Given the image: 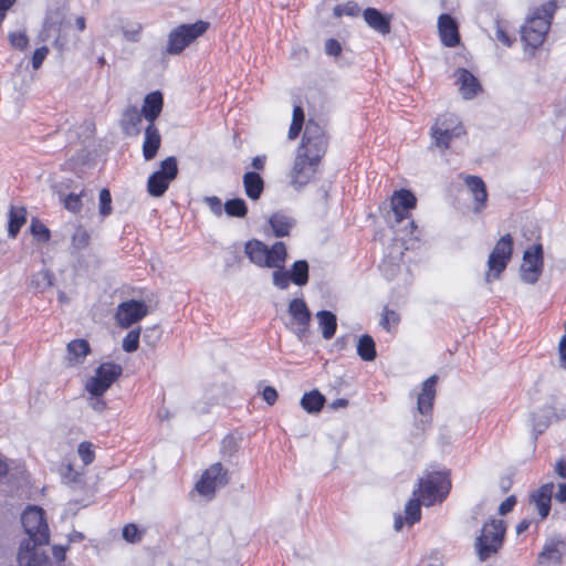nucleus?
<instances>
[{
	"mask_svg": "<svg viewBox=\"0 0 566 566\" xmlns=\"http://www.w3.org/2000/svg\"><path fill=\"white\" fill-rule=\"evenodd\" d=\"M495 36L505 46H511L512 45L511 38L509 36V34L501 27H497V29L495 31Z\"/></svg>",
	"mask_w": 566,
	"mask_h": 566,
	"instance_id": "nucleus-59",
	"label": "nucleus"
},
{
	"mask_svg": "<svg viewBox=\"0 0 566 566\" xmlns=\"http://www.w3.org/2000/svg\"><path fill=\"white\" fill-rule=\"evenodd\" d=\"M432 127H438L442 129L444 133H450L453 135H464L465 129L454 114H443L439 116Z\"/></svg>",
	"mask_w": 566,
	"mask_h": 566,
	"instance_id": "nucleus-33",
	"label": "nucleus"
},
{
	"mask_svg": "<svg viewBox=\"0 0 566 566\" xmlns=\"http://www.w3.org/2000/svg\"><path fill=\"white\" fill-rule=\"evenodd\" d=\"M555 472L558 476L566 479V461L564 459L556 462Z\"/></svg>",
	"mask_w": 566,
	"mask_h": 566,
	"instance_id": "nucleus-64",
	"label": "nucleus"
},
{
	"mask_svg": "<svg viewBox=\"0 0 566 566\" xmlns=\"http://www.w3.org/2000/svg\"><path fill=\"white\" fill-rule=\"evenodd\" d=\"M287 311L298 326V337L301 338L308 329L311 312L303 298H293Z\"/></svg>",
	"mask_w": 566,
	"mask_h": 566,
	"instance_id": "nucleus-21",
	"label": "nucleus"
},
{
	"mask_svg": "<svg viewBox=\"0 0 566 566\" xmlns=\"http://www.w3.org/2000/svg\"><path fill=\"white\" fill-rule=\"evenodd\" d=\"M553 491L554 483L548 482L543 484L531 495V500L535 504L542 518H545L549 514Z\"/></svg>",
	"mask_w": 566,
	"mask_h": 566,
	"instance_id": "nucleus-25",
	"label": "nucleus"
},
{
	"mask_svg": "<svg viewBox=\"0 0 566 566\" xmlns=\"http://www.w3.org/2000/svg\"><path fill=\"white\" fill-rule=\"evenodd\" d=\"M244 253L251 263L269 269H282L287 258L286 247L282 241L268 248L262 241L252 239L244 244Z\"/></svg>",
	"mask_w": 566,
	"mask_h": 566,
	"instance_id": "nucleus-2",
	"label": "nucleus"
},
{
	"mask_svg": "<svg viewBox=\"0 0 566 566\" xmlns=\"http://www.w3.org/2000/svg\"><path fill=\"white\" fill-rule=\"evenodd\" d=\"M210 23L199 20L190 24H180L168 33L166 53L170 55L180 54L188 45L201 36Z\"/></svg>",
	"mask_w": 566,
	"mask_h": 566,
	"instance_id": "nucleus-7",
	"label": "nucleus"
},
{
	"mask_svg": "<svg viewBox=\"0 0 566 566\" xmlns=\"http://www.w3.org/2000/svg\"><path fill=\"white\" fill-rule=\"evenodd\" d=\"M139 336H140V328L133 329L128 332V334L123 339V349L126 353H134L138 349L139 346Z\"/></svg>",
	"mask_w": 566,
	"mask_h": 566,
	"instance_id": "nucleus-43",
	"label": "nucleus"
},
{
	"mask_svg": "<svg viewBox=\"0 0 566 566\" xmlns=\"http://www.w3.org/2000/svg\"><path fill=\"white\" fill-rule=\"evenodd\" d=\"M421 504L419 496L410 499L405 507V516L398 514L395 516L394 528L399 532L405 524L412 526L421 520Z\"/></svg>",
	"mask_w": 566,
	"mask_h": 566,
	"instance_id": "nucleus-20",
	"label": "nucleus"
},
{
	"mask_svg": "<svg viewBox=\"0 0 566 566\" xmlns=\"http://www.w3.org/2000/svg\"><path fill=\"white\" fill-rule=\"evenodd\" d=\"M310 265L306 260L295 261L290 270L276 269L272 273V282L279 290H286L290 282L297 286H304L308 282Z\"/></svg>",
	"mask_w": 566,
	"mask_h": 566,
	"instance_id": "nucleus-11",
	"label": "nucleus"
},
{
	"mask_svg": "<svg viewBox=\"0 0 566 566\" xmlns=\"http://www.w3.org/2000/svg\"><path fill=\"white\" fill-rule=\"evenodd\" d=\"M363 18L367 25L379 34L386 35L391 30V17L384 14L375 8H367L363 12Z\"/></svg>",
	"mask_w": 566,
	"mask_h": 566,
	"instance_id": "nucleus-22",
	"label": "nucleus"
},
{
	"mask_svg": "<svg viewBox=\"0 0 566 566\" xmlns=\"http://www.w3.org/2000/svg\"><path fill=\"white\" fill-rule=\"evenodd\" d=\"M555 500L560 502V503H565L566 502V483H559L558 484V490L557 492L555 493Z\"/></svg>",
	"mask_w": 566,
	"mask_h": 566,
	"instance_id": "nucleus-62",
	"label": "nucleus"
},
{
	"mask_svg": "<svg viewBox=\"0 0 566 566\" xmlns=\"http://www.w3.org/2000/svg\"><path fill=\"white\" fill-rule=\"evenodd\" d=\"M319 327L322 329V336L324 339H331L334 337L337 328L336 315L329 311H319L316 314Z\"/></svg>",
	"mask_w": 566,
	"mask_h": 566,
	"instance_id": "nucleus-35",
	"label": "nucleus"
},
{
	"mask_svg": "<svg viewBox=\"0 0 566 566\" xmlns=\"http://www.w3.org/2000/svg\"><path fill=\"white\" fill-rule=\"evenodd\" d=\"M543 271V249L535 244L525 250L521 266V279L523 282L534 284L538 281Z\"/></svg>",
	"mask_w": 566,
	"mask_h": 566,
	"instance_id": "nucleus-13",
	"label": "nucleus"
},
{
	"mask_svg": "<svg viewBox=\"0 0 566 566\" xmlns=\"http://www.w3.org/2000/svg\"><path fill=\"white\" fill-rule=\"evenodd\" d=\"M148 314V306L143 301L128 300L117 306L115 319L123 328H128Z\"/></svg>",
	"mask_w": 566,
	"mask_h": 566,
	"instance_id": "nucleus-14",
	"label": "nucleus"
},
{
	"mask_svg": "<svg viewBox=\"0 0 566 566\" xmlns=\"http://www.w3.org/2000/svg\"><path fill=\"white\" fill-rule=\"evenodd\" d=\"M161 144V137L155 124H148L145 128V138L143 143V156L146 160H151L157 155Z\"/></svg>",
	"mask_w": 566,
	"mask_h": 566,
	"instance_id": "nucleus-27",
	"label": "nucleus"
},
{
	"mask_svg": "<svg viewBox=\"0 0 566 566\" xmlns=\"http://www.w3.org/2000/svg\"><path fill=\"white\" fill-rule=\"evenodd\" d=\"M328 147V137L325 129L314 119L305 124L301 145L297 154L306 155L314 161H321Z\"/></svg>",
	"mask_w": 566,
	"mask_h": 566,
	"instance_id": "nucleus-5",
	"label": "nucleus"
},
{
	"mask_svg": "<svg viewBox=\"0 0 566 566\" xmlns=\"http://www.w3.org/2000/svg\"><path fill=\"white\" fill-rule=\"evenodd\" d=\"M565 543L560 539H551L538 555V565L544 566L546 562H553L558 565L562 560Z\"/></svg>",
	"mask_w": 566,
	"mask_h": 566,
	"instance_id": "nucleus-29",
	"label": "nucleus"
},
{
	"mask_svg": "<svg viewBox=\"0 0 566 566\" xmlns=\"http://www.w3.org/2000/svg\"><path fill=\"white\" fill-rule=\"evenodd\" d=\"M438 29L443 45L454 48L460 43L458 24L450 14L443 13L439 17Z\"/></svg>",
	"mask_w": 566,
	"mask_h": 566,
	"instance_id": "nucleus-19",
	"label": "nucleus"
},
{
	"mask_svg": "<svg viewBox=\"0 0 566 566\" xmlns=\"http://www.w3.org/2000/svg\"><path fill=\"white\" fill-rule=\"evenodd\" d=\"M243 187L251 200H258L264 190V180L258 172L248 171L243 175Z\"/></svg>",
	"mask_w": 566,
	"mask_h": 566,
	"instance_id": "nucleus-30",
	"label": "nucleus"
},
{
	"mask_svg": "<svg viewBox=\"0 0 566 566\" xmlns=\"http://www.w3.org/2000/svg\"><path fill=\"white\" fill-rule=\"evenodd\" d=\"M513 252V240L510 234H505L499 239L489 255L488 268L489 271L485 274V281L491 282L492 280L499 279L501 273L506 269L507 263L511 260Z\"/></svg>",
	"mask_w": 566,
	"mask_h": 566,
	"instance_id": "nucleus-9",
	"label": "nucleus"
},
{
	"mask_svg": "<svg viewBox=\"0 0 566 566\" xmlns=\"http://www.w3.org/2000/svg\"><path fill=\"white\" fill-rule=\"evenodd\" d=\"M557 10L555 0L536 8L521 28V38L527 48L538 49L545 41Z\"/></svg>",
	"mask_w": 566,
	"mask_h": 566,
	"instance_id": "nucleus-1",
	"label": "nucleus"
},
{
	"mask_svg": "<svg viewBox=\"0 0 566 566\" xmlns=\"http://www.w3.org/2000/svg\"><path fill=\"white\" fill-rule=\"evenodd\" d=\"M203 201L207 203V206L210 208L211 212L214 216H217V217L222 216V212L224 210H223V206H222L220 198H218L217 196H210V197H205Z\"/></svg>",
	"mask_w": 566,
	"mask_h": 566,
	"instance_id": "nucleus-50",
	"label": "nucleus"
},
{
	"mask_svg": "<svg viewBox=\"0 0 566 566\" xmlns=\"http://www.w3.org/2000/svg\"><path fill=\"white\" fill-rule=\"evenodd\" d=\"M516 504V497L514 495H511L506 497L499 506V513L501 515H505L506 513L511 512Z\"/></svg>",
	"mask_w": 566,
	"mask_h": 566,
	"instance_id": "nucleus-55",
	"label": "nucleus"
},
{
	"mask_svg": "<svg viewBox=\"0 0 566 566\" xmlns=\"http://www.w3.org/2000/svg\"><path fill=\"white\" fill-rule=\"evenodd\" d=\"M143 114L136 106H128L120 119V127L126 136H137L140 133V123Z\"/></svg>",
	"mask_w": 566,
	"mask_h": 566,
	"instance_id": "nucleus-28",
	"label": "nucleus"
},
{
	"mask_svg": "<svg viewBox=\"0 0 566 566\" xmlns=\"http://www.w3.org/2000/svg\"><path fill=\"white\" fill-rule=\"evenodd\" d=\"M10 44L19 50H24L29 44L25 32H11L8 35Z\"/></svg>",
	"mask_w": 566,
	"mask_h": 566,
	"instance_id": "nucleus-47",
	"label": "nucleus"
},
{
	"mask_svg": "<svg viewBox=\"0 0 566 566\" xmlns=\"http://www.w3.org/2000/svg\"><path fill=\"white\" fill-rule=\"evenodd\" d=\"M30 231L38 242L46 243L50 241V229L38 219H32Z\"/></svg>",
	"mask_w": 566,
	"mask_h": 566,
	"instance_id": "nucleus-41",
	"label": "nucleus"
},
{
	"mask_svg": "<svg viewBox=\"0 0 566 566\" xmlns=\"http://www.w3.org/2000/svg\"><path fill=\"white\" fill-rule=\"evenodd\" d=\"M112 212V196L108 189L103 188L99 191V214L107 217Z\"/></svg>",
	"mask_w": 566,
	"mask_h": 566,
	"instance_id": "nucleus-45",
	"label": "nucleus"
},
{
	"mask_svg": "<svg viewBox=\"0 0 566 566\" xmlns=\"http://www.w3.org/2000/svg\"><path fill=\"white\" fill-rule=\"evenodd\" d=\"M163 106L164 96L159 91H155L145 96L140 113L149 124H155V120L163 111Z\"/></svg>",
	"mask_w": 566,
	"mask_h": 566,
	"instance_id": "nucleus-23",
	"label": "nucleus"
},
{
	"mask_svg": "<svg viewBox=\"0 0 566 566\" xmlns=\"http://www.w3.org/2000/svg\"><path fill=\"white\" fill-rule=\"evenodd\" d=\"M77 453L84 465L91 464L95 459V452L91 442L84 441L78 444Z\"/></svg>",
	"mask_w": 566,
	"mask_h": 566,
	"instance_id": "nucleus-44",
	"label": "nucleus"
},
{
	"mask_svg": "<svg viewBox=\"0 0 566 566\" xmlns=\"http://www.w3.org/2000/svg\"><path fill=\"white\" fill-rule=\"evenodd\" d=\"M430 135L432 138V145L440 148L441 150H446L449 148L450 143L454 138H459L461 135H453L448 133H444L442 129L438 127H431Z\"/></svg>",
	"mask_w": 566,
	"mask_h": 566,
	"instance_id": "nucleus-39",
	"label": "nucleus"
},
{
	"mask_svg": "<svg viewBox=\"0 0 566 566\" xmlns=\"http://www.w3.org/2000/svg\"><path fill=\"white\" fill-rule=\"evenodd\" d=\"M140 31H142L140 25H137V28L132 29V30L126 29V30H124V36L127 41L137 42L139 40Z\"/></svg>",
	"mask_w": 566,
	"mask_h": 566,
	"instance_id": "nucleus-58",
	"label": "nucleus"
},
{
	"mask_svg": "<svg viewBox=\"0 0 566 566\" xmlns=\"http://www.w3.org/2000/svg\"><path fill=\"white\" fill-rule=\"evenodd\" d=\"M67 549V546L62 545H55L53 546V556L57 562H62L65 559V552Z\"/></svg>",
	"mask_w": 566,
	"mask_h": 566,
	"instance_id": "nucleus-61",
	"label": "nucleus"
},
{
	"mask_svg": "<svg viewBox=\"0 0 566 566\" xmlns=\"http://www.w3.org/2000/svg\"><path fill=\"white\" fill-rule=\"evenodd\" d=\"M27 222V210L24 207L11 206L9 211L8 234L15 238L22 226Z\"/></svg>",
	"mask_w": 566,
	"mask_h": 566,
	"instance_id": "nucleus-34",
	"label": "nucleus"
},
{
	"mask_svg": "<svg viewBox=\"0 0 566 566\" xmlns=\"http://www.w3.org/2000/svg\"><path fill=\"white\" fill-rule=\"evenodd\" d=\"M91 237L83 227H77L72 234V248L74 252L85 249L90 244Z\"/></svg>",
	"mask_w": 566,
	"mask_h": 566,
	"instance_id": "nucleus-42",
	"label": "nucleus"
},
{
	"mask_svg": "<svg viewBox=\"0 0 566 566\" xmlns=\"http://www.w3.org/2000/svg\"><path fill=\"white\" fill-rule=\"evenodd\" d=\"M91 353V346L86 339L77 338L71 340L66 345L65 359L69 366H76L82 364L86 356Z\"/></svg>",
	"mask_w": 566,
	"mask_h": 566,
	"instance_id": "nucleus-24",
	"label": "nucleus"
},
{
	"mask_svg": "<svg viewBox=\"0 0 566 566\" xmlns=\"http://www.w3.org/2000/svg\"><path fill=\"white\" fill-rule=\"evenodd\" d=\"M262 397L269 405L272 406L277 399V391L274 387L268 386L263 389Z\"/></svg>",
	"mask_w": 566,
	"mask_h": 566,
	"instance_id": "nucleus-56",
	"label": "nucleus"
},
{
	"mask_svg": "<svg viewBox=\"0 0 566 566\" xmlns=\"http://www.w3.org/2000/svg\"><path fill=\"white\" fill-rule=\"evenodd\" d=\"M450 488L451 483L447 472L427 471L424 476L419 479L412 495L419 496L424 505L430 506L437 502H442Z\"/></svg>",
	"mask_w": 566,
	"mask_h": 566,
	"instance_id": "nucleus-3",
	"label": "nucleus"
},
{
	"mask_svg": "<svg viewBox=\"0 0 566 566\" xmlns=\"http://www.w3.org/2000/svg\"><path fill=\"white\" fill-rule=\"evenodd\" d=\"M434 397L428 396L427 394H419L418 396V410L424 415L432 408Z\"/></svg>",
	"mask_w": 566,
	"mask_h": 566,
	"instance_id": "nucleus-51",
	"label": "nucleus"
},
{
	"mask_svg": "<svg viewBox=\"0 0 566 566\" xmlns=\"http://www.w3.org/2000/svg\"><path fill=\"white\" fill-rule=\"evenodd\" d=\"M178 175L177 159L174 156L167 157L160 163V169L153 172L147 182L148 192L153 197H161L170 181H172Z\"/></svg>",
	"mask_w": 566,
	"mask_h": 566,
	"instance_id": "nucleus-10",
	"label": "nucleus"
},
{
	"mask_svg": "<svg viewBox=\"0 0 566 566\" xmlns=\"http://www.w3.org/2000/svg\"><path fill=\"white\" fill-rule=\"evenodd\" d=\"M64 25V13L61 9L50 10L45 17L42 35L45 39L53 38L55 43L63 45L62 30Z\"/></svg>",
	"mask_w": 566,
	"mask_h": 566,
	"instance_id": "nucleus-17",
	"label": "nucleus"
},
{
	"mask_svg": "<svg viewBox=\"0 0 566 566\" xmlns=\"http://www.w3.org/2000/svg\"><path fill=\"white\" fill-rule=\"evenodd\" d=\"M325 52L328 55L337 56L342 52V45L337 40L328 39L325 42Z\"/></svg>",
	"mask_w": 566,
	"mask_h": 566,
	"instance_id": "nucleus-54",
	"label": "nucleus"
},
{
	"mask_svg": "<svg viewBox=\"0 0 566 566\" xmlns=\"http://www.w3.org/2000/svg\"><path fill=\"white\" fill-rule=\"evenodd\" d=\"M357 354L365 361H371L376 358V345L370 335L365 334L359 337L357 343Z\"/></svg>",
	"mask_w": 566,
	"mask_h": 566,
	"instance_id": "nucleus-37",
	"label": "nucleus"
},
{
	"mask_svg": "<svg viewBox=\"0 0 566 566\" xmlns=\"http://www.w3.org/2000/svg\"><path fill=\"white\" fill-rule=\"evenodd\" d=\"M123 538L129 543H136L142 539V535L135 524H127L123 528Z\"/></svg>",
	"mask_w": 566,
	"mask_h": 566,
	"instance_id": "nucleus-48",
	"label": "nucleus"
},
{
	"mask_svg": "<svg viewBox=\"0 0 566 566\" xmlns=\"http://www.w3.org/2000/svg\"><path fill=\"white\" fill-rule=\"evenodd\" d=\"M458 82L460 83V93L463 98L471 99L482 91L479 80L468 70H458Z\"/></svg>",
	"mask_w": 566,
	"mask_h": 566,
	"instance_id": "nucleus-26",
	"label": "nucleus"
},
{
	"mask_svg": "<svg viewBox=\"0 0 566 566\" xmlns=\"http://www.w3.org/2000/svg\"><path fill=\"white\" fill-rule=\"evenodd\" d=\"M345 15L357 17L360 12V7L356 2H347L344 4Z\"/></svg>",
	"mask_w": 566,
	"mask_h": 566,
	"instance_id": "nucleus-57",
	"label": "nucleus"
},
{
	"mask_svg": "<svg viewBox=\"0 0 566 566\" xmlns=\"http://www.w3.org/2000/svg\"><path fill=\"white\" fill-rule=\"evenodd\" d=\"M40 546H30V542H22L18 553L20 566H51L48 555L40 551Z\"/></svg>",
	"mask_w": 566,
	"mask_h": 566,
	"instance_id": "nucleus-16",
	"label": "nucleus"
},
{
	"mask_svg": "<svg viewBox=\"0 0 566 566\" xmlns=\"http://www.w3.org/2000/svg\"><path fill=\"white\" fill-rule=\"evenodd\" d=\"M44 514L39 506H28L21 515V523L28 535L23 542H30V546H42L49 543L50 531Z\"/></svg>",
	"mask_w": 566,
	"mask_h": 566,
	"instance_id": "nucleus-6",
	"label": "nucleus"
},
{
	"mask_svg": "<svg viewBox=\"0 0 566 566\" xmlns=\"http://www.w3.org/2000/svg\"><path fill=\"white\" fill-rule=\"evenodd\" d=\"M417 199L415 195L407 189H400L394 192L391 199L392 211L397 222L408 218V211L416 207Z\"/></svg>",
	"mask_w": 566,
	"mask_h": 566,
	"instance_id": "nucleus-18",
	"label": "nucleus"
},
{
	"mask_svg": "<svg viewBox=\"0 0 566 566\" xmlns=\"http://www.w3.org/2000/svg\"><path fill=\"white\" fill-rule=\"evenodd\" d=\"M302 127H303L302 124H298L295 120H292L289 133H287V137L290 139H295L300 135Z\"/></svg>",
	"mask_w": 566,
	"mask_h": 566,
	"instance_id": "nucleus-60",
	"label": "nucleus"
},
{
	"mask_svg": "<svg viewBox=\"0 0 566 566\" xmlns=\"http://www.w3.org/2000/svg\"><path fill=\"white\" fill-rule=\"evenodd\" d=\"M438 381V377L436 375L430 376L423 384L422 390L420 394H427L428 396H436V385Z\"/></svg>",
	"mask_w": 566,
	"mask_h": 566,
	"instance_id": "nucleus-53",
	"label": "nucleus"
},
{
	"mask_svg": "<svg viewBox=\"0 0 566 566\" xmlns=\"http://www.w3.org/2000/svg\"><path fill=\"white\" fill-rule=\"evenodd\" d=\"M398 323L399 315L395 311L388 310L386 307L380 319L381 327L389 332L391 325L396 326Z\"/></svg>",
	"mask_w": 566,
	"mask_h": 566,
	"instance_id": "nucleus-46",
	"label": "nucleus"
},
{
	"mask_svg": "<svg viewBox=\"0 0 566 566\" xmlns=\"http://www.w3.org/2000/svg\"><path fill=\"white\" fill-rule=\"evenodd\" d=\"M269 223L277 238L289 235L291 229L294 227L295 221L293 218L287 217L282 212H275L270 217Z\"/></svg>",
	"mask_w": 566,
	"mask_h": 566,
	"instance_id": "nucleus-32",
	"label": "nucleus"
},
{
	"mask_svg": "<svg viewBox=\"0 0 566 566\" xmlns=\"http://www.w3.org/2000/svg\"><path fill=\"white\" fill-rule=\"evenodd\" d=\"M49 53L48 46H41L36 49L32 55V67L38 70L41 67L43 61L45 60Z\"/></svg>",
	"mask_w": 566,
	"mask_h": 566,
	"instance_id": "nucleus-52",
	"label": "nucleus"
},
{
	"mask_svg": "<svg viewBox=\"0 0 566 566\" xmlns=\"http://www.w3.org/2000/svg\"><path fill=\"white\" fill-rule=\"evenodd\" d=\"M64 207L72 212L80 211L82 208L81 196L73 192L67 195L64 199Z\"/></svg>",
	"mask_w": 566,
	"mask_h": 566,
	"instance_id": "nucleus-49",
	"label": "nucleus"
},
{
	"mask_svg": "<svg viewBox=\"0 0 566 566\" xmlns=\"http://www.w3.org/2000/svg\"><path fill=\"white\" fill-rule=\"evenodd\" d=\"M228 483V471L223 469L220 462H217L205 471L201 480L196 484V489L201 495L211 496L217 489L223 488Z\"/></svg>",
	"mask_w": 566,
	"mask_h": 566,
	"instance_id": "nucleus-12",
	"label": "nucleus"
},
{
	"mask_svg": "<svg viewBox=\"0 0 566 566\" xmlns=\"http://www.w3.org/2000/svg\"><path fill=\"white\" fill-rule=\"evenodd\" d=\"M505 524L502 520L492 518L485 523L476 537L474 548L481 562L496 554L503 545Z\"/></svg>",
	"mask_w": 566,
	"mask_h": 566,
	"instance_id": "nucleus-4",
	"label": "nucleus"
},
{
	"mask_svg": "<svg viewBox=\"0 0 566 566\" xmlns=\"http://www.w3.org/2000/svg\"><path fill=\"white\" fill-rule=\"evenodd\" d=\"M321 161H314L306 155L297 154L292 169V185L298 189L314 177Z\"/></svg>",
	"mask_w": 566,
	"mask_h": 566,
	"instance_id": "nucleus-15",
	"label": "nucleus"
},
{
	"mask_svg": "<svg viewBox=\"0 0 566 566\" xmlns=\"http://www.w3.org/2000/svg\"><path fill=\"white\" fill-rule=\"evenodd\" d=\"M223 210L229 217L243 218L248 213V206L241 198L227 200Z\"/></svg>",
	"mask_w": 566,
	"mask_h": 566,
	"instance_id": "nucleus-40",
	"label": "nucleus"
},
{
	"mask_svg": "<svg viewBox=\"0 0 566 566\" xmlns=\"http://www.w3.org/2000/svg\"><path fill=\"white\" fill-rule=\"evenodd\" d=\"M62 482L73 488L83 483L82 472L75 470L71 463H62L59 468Z\"/></svg>",
	"mask_w": 566,
	"mask_h": 566,
	"instance_id": "nucleus-38",
	"label": "nucleus"
},
{
	"mask_svg": "<svg viewBox=\"0 0 566 566\" xmlns=\"http://www.w3.org/2000/svg\"><path fill=\"white\" fill-rule=\"evenodd\" d=\"M325 397L316 389L305 392L301 398L302 408L308 413H315L322 410L325 403Z\"/></svg>",
	"mask_w": 566,
	"mask_h": 566,
	"instance_id": "nucleus-36",
	"label": "nucleus"
},
{
	"mask_svg": "<svg viewBox=\"0 0 566 566\" xmlns=\"http://www.w3.org/2000/svg\"><path fill=\"white\" fill-rule=\"evenodd\" d=\"M465 184L470 191L472 192L474 200L476 202L475 211L484 208L488 200V192L484 181L478 176H468L465 178Z\"/></svg>",
	"mask_w": 566,
	"mask_h": 566,
	"instance_id": "nucleus-31",
	"label": "nucleus"
},
{
	"mask_svg": "<svg viewBox=\"0 0 566 566\" xmlns=\"http://www.w3.org/2000/svg\"><path fill=\"white\" fill-rule=\"evenodd\" d=\"M559 356L562 366L566 368V335L559 342Z\"/></svg>",
	"mask_w": 566,
	"mask_h": 566,
	"instance_id": "nucleus-63",
	"label": "nucleus"
},
{
	"mask_svg": "<svg viewBox=\"0 0 566 566\" xmlns=\"http://www.w3.org/2000/svg\"><path fill=\"white\" fill-rule=\"evenodd\" d=\"M122 373L119 364L103 363L95 369V375L86 381L85 389L93 397H103Z\"/></svg>",
	"mask_w": 566,
	"mask_h": 566,
	"instance_id": "nucleus-8",
	"label": "nucleus"
}]
</instances>
